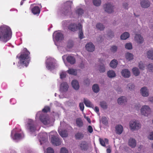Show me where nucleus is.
Returning a JSON list of instances; mask_svg holds the SVG:
<instances>
[{"label": "nucleus", "mask_w": 153, "mask_h": 153, "mask_svg": "<svg viewBox=\"0 0 153 153\" xmlns=\"http://www.w3.org/2000/svg\"><path fill=\"white\" fill-rule=\"evenodd\" d=\"M92 89L94 92L98 93L99 91L98 85L97 84L94 85L92 86Z\"/></svg>", "instance_id": "58836bf2"}, {"label": "nucleus", "mask_w": 153, "mask_h": 153, "mask_svg": "<svg viewBox=\"0 0 153 153\" xmlns=\"http://www.w3.org/2000/svg\"><path fill=\"white\" fill-rule=\"evenodd\" d=\"M118 64V62L116 59H113L112 60L110 64V65L111 67L112 68H115L117 66Z\"/></svg>", "instance_id": "c85d7f7f"}, {"label": "nucleus", "mask_w": 153, "mask_h": 153, "mask_svg": "<svg viewBox=\"0 0 153 153\" xmlns=\"http://www.w3.org/2000/svg\"><path fill=\"white\" fill-rule=\"evenodd\" d=\"M32 13L34 15H39L40 12L39 7L38 6H35L33 7L31 10Z\"/></svg>", "instance_id": "4468645a"}, {"label": "nucleus", "mask_w": 153, "mask_h": 153, "mask_svg": "<svg viewBox=\"0 0 153 153\" xmlns=\"http://www.w3.org/2000/svg\"><path fill=\"white\" fill-rule=\"evenodd\" d=\"M69 86L67 82H62L60 85V91L62 92H66L68 90Z\"/></svg>", "instance_id": "6e6552de"}, {"label": "nucleus", "mask_w": 153, "mask_h": 153, "mask_svg": "<svg viewBox=\"0 0 153 153\" xmlns=\"http://www.w3.org/2000/svg\"><path fill=\"white\" fill-rule=\"evenodd\" d=\"M79 106L80 110L81 111H83L84 110V105L83 103L82 102L80 103L79 104Z\"/></svg>", "instance_id": "680f3d73"}, {"label": "nucleus", "mask_w": 153, "mask_h": 153, "mask_svg": "<svg viewBox=\"0 0 153 153\" xmlns=\"http://www.w3.org/2000/svg\"><path fill=\"white\" fill-rule=\"evenodd\" d=\"M101 122L105 126H107L108 124V120L105 117H102L101 120Z\"/></svg>", "instance_id": "ea45409f"}, {"label": "nucleus", "mask_w": 153, "mask_h": 153, "mask_svg": "<svg viewBox=\"0 0 153 153\" xmlns=\"http://www.w3.org/2000/svg\"><path fill=\"white\" fill-rule=\"evenodd\" d=\"M67 61L71 65L75 64L76 62L75 58L73 56H69L66 58Z\"/></svg>", "instance_id": "a211bd4d"}, {"label": "nucleus", "mask_w": 153, "mask_h": 153, "mask_svg": "<svg viewBox=\"0 0 153 153\" xmlns=\"http://www.w3.org/2000/svg\"><path fill=\"white\" fill-rule=\"evenodd\" d=\"M75 137L76 139H80L83 137L84 135L82 133L78 132L76 134Z\"/></svg>", "instance_id": "e433bc0d"}, {"label": "nucleus", "mask_w": 153, "mask_h": 153, "mask_svg": "<svg viewBox=\"0 0 153 153\" xmlns=\"http://www.w3.org/2000/svg\"><path fill=\"white\" fill-rule=\"evenodd\" d=\"M85 47L86 50L88 51L92 52L95 49V46L91 42L88 43L85 45Z\"/></svg>", "instance_id": "1a4fd4ad"}, {"label": "nucleus", "mask_w": 153, "mask_h": 153, "mask_svg": "<svg viewBox=\"0 0 153 153\" xmlns=\"http://www.w3.org/2000/svg\"><path fill=\"white\" fill-rule=\"evenodd\" d=\"M128 87L129 89L130 90L134 89L135 87L134 85L131 83L129 84L128 85Z\"/></svg>", "instance_id": "4d7b16f0"}, {"label": "nucleus", "mask_w": 153, "mask_h": 153, "mask_svg": "<svg viewBox=\"0 0 153 153\" xmlns=\"http://www.w3.org/2000/svg\"><path fill=\"white\" fill-rule=\"evenodd\" d=\"M140 124L135 121H131L130 122V127L132 130L138 129L140 128Z\"/></svg>", "instance_id": "423d86ee"}, {"label": "nucleus", "mask_w": 153, "mask_h": 153, "mask_svg": "<svg viewBox=\"0 0 153 153\" xmlns=\"http://www.w3.org/2000/svg\"><path fill=\"white\" fill-rule=\"evenodd\" d=\"M68 150L65 147H62L60 149V153H68Z\"/></svg>", "instance_id": "603ef678"}, {"label": "nucleus", "mask_w": 153, "mask_h": 153, "mask_svg": "<svg viewBox=\"0 0 153 153\" xmlns=\"http://www.w3.org/2000/svg\"><path fill=\"white\" fill-rule=\"evenodd\" d=\"M84 102L86 106L87 107H91L92 106V105L91 104L90 101L85 98H84Z\"/></svg>", "instance_id": "473e14b6"}, {"label": "nucleus", "mask_w": 153, "mask_h": 153, "mask_svg": "<svg viewBox=\"0 0 153 153\" xmlns=\"http://www.w3.org/2000/svg\"><path fill=\"white\" fill-rule=\"evenodd\" d=\"M46 66L47 68L49 70H52L55 68V63L52 61L47 62Z\"/></svg>", "instance_id": "9b49d317"}, {"label": "nucleus", "mask_w": 153, "mask_h": 153, "mask_svg": "<svg viewBox=\"0 0 153 153\" xmlns=\"http://www.w3.org/2000/svg\"><path fill=\"white\" fill-rule=\"evenodd\" d=\"M129 145L132 148H134L136 146L135 140L133 138H130L128 142Z\"/></svg>", "instance_id": "b1692460"}, {"label": "nucleus", "mask_w": 153, "mask_h": 153, "mask_svg": "<svg viewBox=\"0 0 153 153\" xmlns=\"http://www.w3.org/2000/svg\"><path fill=\"white\" fill-rule=\"evenodd\" d=\"M141 93L143 97H147L149 95L148 91L147 88L145 87L141 88L140 90Z\"/></svg>", "instance_id": "6ab92c4d"}, {"label": "nucleus", "mask_w": 153, "mask_h": 153, "mask_svg": "<svg viewBox=\"0 0 153 153\" xmlns=\"http://www.w3.org/2000/svg\"><path fill=\"white\" fill-rule=\"evenodd\" d=\"M51 141L53 145L58 146L61 145L62 140L59 139L58 136L53 135L51 138Z\"/></svg>", "instance_id": "20e7f679"}, {"label": "nucleus", "mask_w": 153, "mask_h": 153, "mask_svg": "<svg viewBox=\"0 0 153 153\" xmlns=\"http://www.w3.org/2000/svg\"><path fill=\"white\" fill-rule=\"evenodd\" d=\"M139 68L141 70H143L145 67V66L142 62H140L139 64Z\"/></svg>", "instance_id": "bf43d9fd"}, {"label": "nucleus", "mask_w": 153, "mask_h": 153, "mask_svg": "<svg viewBox=\"0 0 153 153\" xmlns=\"http://www.w3.org/2000/svg\"><path fill=\"white\" fill-rule=\"evenodd\" d=\"M134 39L139 44L142 43L144 40L143 37L140 34H136L135 36Z\"/></svg>", "instance_id": "f3484780"}, {"label": "nucleus", "mask_w": 153, "mask_h": 153, "mask_svg": "<svg viewBox=\"0 0 153 153\" xmlns=\"http://www.w3.org/2000/svg\"><path fill=\"white\" fill-rule=\"evenodd\" d=\"M63 35L62 33L58 32L56 33L55 39L57 41L62 40L63 39Z\"/></svg>", "instance_id": "4be33fe9"}, {"label": "nucleus", "mask_w": 153, "mask_h": 153, "mask_svg": "<svg viewBox=\"0 0 153 153\" xmlns=\"http://www.w3.org/2000/svg\"><path fill=\"white\" fill-rule=\"evenodd\" d=\"M100 105L101 107L104 109H106L107 108L106 103L105 102L102 101L101 102Z\"/></svg>", "instance_id": "de8ad7c7"}, {"label": "nucleus", "mask_w": 153, "mask_h": 153, "mask_svg": "<svg viewBox=\"0 0 153 153\" xmlns=\"http://www.w3.org/2000/svg\"><path fill=\"white\" fill-rule=\"evenodd\" d=\"M126 59L128 60H130L133 59V55L131 53H127L126 54Z\"/></svg>", "instance_id": "4c0bfd02"}, {"label": "nucleus", "mask_w": 153, "mask_h": 153, "mask_svg": "<svg viewBox=\"0 0 153 153\" xmlns=\"http://www.w3.org/2000/svg\"><path fill=\"white\" fill-rule=\"evenodd\" d=\"M50 108L48 106H46L42 109V111L44 113H47L48 112H50Z\"/></svg>", "instance_id": "8fccbe9b"}, {"label": "nucleus", "mask_w": 153, "mask_h": 153, "mask_svg": "<svg viewBox=\"0 0 153 153\" xmlns=\"http://www.w3.org/2000/svg\"><path fill=\"white\" fill-rule=\"evenodd\" d=\"M99 140L101 145L104 147L106 145L105 144V142L104 140L102 139L101 138H100Z\"/></svg>", "instance_id": "6e6d98bb"}, {"label": "nucleus", "mask_w": 153, "mask_h": 153, "mask_svg": "<svg viewBox=\"0 0 153 153\" xmlns=\"http://www.w3.org/2000/svg\"><path fill=\"white\" fill-rule=\"evenodd\" d=\"M81 25H79L78 27V29L79 30V38L81 39H82L83 37V33L82 32Z\"/></svg>", "instance_id": "cd10ccee"}, {"label": "nucleus", "mask_w": 153, "mask_h": 153, "mask_svg": "<svg viewBox=\"0 0 153 153\" xmlns=\"http://www.w3.org/2000/svg\"><path fill=\"white\" fill-rule=\"evenodd\" d=\"M22 135L19 133H16L14 135L13 139L15 140H18L21 138Z\"/></svg>", "instance_id": "a18cd8bd"}, {"label": "nucleus", "mask_w": 153, "mask_h": 153, "mask_svg": "<svg viewBox=\"0 0 153 153\" xmlns=\"http://www.w3.org/2000/svg\"><path fill=\"white\" fill-rule=\"evenodd\" d=\"M123 6L125 9H128V4H127V3H123Z\"/></svg>", "instance_id": "774afa93"}, {"label": "nucleus", "mask_w": 153, "mask_h": 153, "mask_svg": "<svg viewBox=\"0 0 153 153\" xmlns=\"http://www.w3.org/2000/svg\"><path fill=\"white\" fill-rule=\"evenodd\" d=\"M141 6L144 8H147L150 6V2L148 0H143L140 2Z\"/></svg>", "instance_id": "2eb2a0df"}, {"label": "nucleus", "mask_w": 153, "mask_h": 153, "mask_svg": "<svg viewBox=\"0 0 153 153\" xmlns=\"http://www.w3.org/2000/svg\"><path fill=\"white\" fill-rule=\"evenodd\" d=\"M12 32L8 26L3 25L0 27V41L6 43L11 38Z\"/></svg>", "instance_id": "f257e3e1"}, {"label": "nucleus", "mask_w": 153, "mask_h": 153, "mask_svg": "<svg viewBox=\"0 0 153 153\" xmlns=\"http://www.w3.org/2000/svg\"><path fill=\"white\" fill-rule=\"evenodd\" d=\"M88 131L90 133H91L93 131V129L91 126H89L88 128Z\"/></svg>", "instance_id": "e2e57ef3"}, {"label": "nucleus", "mask_w": 153, "mask_h": 153, "mask_svg": "<svg viewBox=\"0 0 153 153\" xmlns=\"http://www.w3.org/2000/svg\"><path fill=\"white\" fill-rule=\"evenodd\" d=\"M99 70L100 72H104L105 70L104 65L102 63L100 64L99 67Z\"/></svg>", "instance_id": "c9c22d12"}, {"label": "nucleus", "mask_w": 153, "mask_h": 153, "mask_svg": "<svg viewBox=\"0 0 153 153\" xmlns=\"http://www.w3.org/2000/svg\"><path fill=\"white\" fill-rule=\"evenodd\" d=\"M116 132L118 134H121L123 131V127L120 125H118L115 127Z\"/></svg>", "instance_id": "5701e85b"}, {"label": "nucleus", "mask_w": 153, "mask_h": 153, "mask_svg": "<svg viewBox=\"0 0 153 153\" xmlns=\"http://www.w3.org/2000/svg\"><path fill=\"white\" fill-rule=\"evenodd\" d=\"M79 67L81 69H83L85 68L84 64L83 62H82L79 65Z\"/></svg>", "instance_id": "69168bd1"}, {"label": "nucleus", "mask_w": 153, "mask_h": 153, "mask_svg": "<svg viewBox=\"0 0 153 153\" xmlns=\"http://www.w3.org/2000/svg\"><path fill=\"white\" fill-rule=\"evenodd\" d=\"M54 151L53 149L51 147H48L47 149V153H54Z\"/></svg>", "instance_id": "5fc2aeb1"}, {"label": "nucleus", "mask_w": 153, "mask_h": 153, "mask_svg": "<svg viewBox=\"0 0 153 153\" xmlns=\"http://www.w3.org/2000/svg\"><path fill=\"white\" fill-rule=\"evenodd\" d=\"M94 5L97 6H100L101 2V0H93Z\"/></svg>", "instance_id": "37998d69"}, {"label": "nucleus", "mask_w": 153, "mask_h": 153, "mask_svg": "<svg viewBox=\"0 0 153 153\" xmlns=\"http://www.w3.org/2000/svg\"><path fill=\"white\" fill-rule=\"evenodd\" d=\"M66 76V73L64 72H62L60 74V77L61 79L65 78Z\"/></svg>", "instance_id": "052dcab7"}, {"label": "nucleus", "mask_w": 153, "mask_h": 153, "mask_svg": "<svg viewBox=\"0 0 153 153\" xmlns=\"http://www.w3.org/2000/svg\"><path fill=\"white\" fill-rule=\"evenodd\" d=\"M96 27L100 30H103L105 28L104 26L100 23H98L96 25Z\"/></svg>", "instance_id": "79ce46f5"}, {"label": "nucleus", "mask_w": 153, "mask_h": 153, "mask_svg": "<svg viewBox=\"0 0 153 153\" xmlns=\"http://www.w3.org/2000/svg\"><path fill=\"white\" fill-rule=\"evenodd\" d=\"M76 13L79 16L81 15L84 13L83 10L81 8H79L76 10Z\"/></svg>", "instance_id": "49530a36"}, {"label": "nucleus", "mask_w": 153, "mask_h": 153, "mask_svg": "<svg viewBox=\"0 0 153 153\" xmlns=\"http://www.w3.org/2000/svg\"><path fill=\"white\" fill-rule=\"evenodd\" d=\"M84 83L85 84L88 85L90 84V80L88 79H86L84 80Z\"/></svg>", "instance_id": "0e129e2a"}, {"label": "nucleus", "mask_w": 153, "mask_h": 153, "mask_svg": "<svg viewBox=\"0 0 153 153\" xmlns=\"http://www.w3.org/2000/svg\"><path fill=\"white\" fill-rule=\"evenodd\" d=\"M71 11V7L68 6L65 7L63 10V13L65 15H67Z\"/></svg>", "instance_id": "bb28decb"}, {"label": "nucleus", "mask_w": 153, "mask_h": 153, "mask_svg": "<svg viewBox=\"0 0 153 153\" xmlns=\"http://www.w3.org/2000/svg\"><path fill=\"white\" fill-rule=\"evenodd\" d=\"M151 109L150 107L146 105L143 106L141 109V113L142 115L145 116H148L150 114Z\"/></svg>", "instance_id": "39448f33"}, {"label": "nucleus", "mask_w": 153, "mask_h": 153, "mask_svg": "<svg viewBox=\"0 0 153 153\" xmlns=\"http://www.w3.org/2000/svg\"><path fill=\"white\" fill-rule=\"evenodd\" d=\"M147 57L150 59L153 60V51H149L147 53Z\"/></svg>", "instance_id": "f704fd0d"}, {"label": "nucleus", "mask_w": 153, "mask_h": 153, "mask_svg": "<svg viewBox=\"0 0 153 153\" xmlns=\"http://www.w3.org/2000/svg\"><path fill=\"white\" fill-rule=\"evenodd\" d=\"M80 147L82 150L86 151L88 149V146L86 142L82 141L80 143Z\"/></svg>", "instance_id": "f8f14e48"}, {"label": "nucleus", "mask_w": 153, "mask_h": 153, "mask_svg": "<svg viewBox=\"0 0 153 153\" xmlns=\"http://www.w3.org/2000/svg\"><path fill=\"white\" fill-rule=\"evenodd\" d=\"M30 54L29 52L26 48H25L17 56V57L19 59L20 64L22 66H27L30 60Z\"/></svg>", "instance_id": "f03ea898"}, {"label": "nucleus", "mask_w": 153, "mask_h": 153, "mask_svg": "<svg viewBox=\"0 0 153 153\" xmlns=\"http://www.w3.org/2000/svg\"><path fill=\"white\" fill-rule=\"evenodd\" d=\"M73 46V42L72 40H69L67 43V47L69 48H72Z\"/></svg>", "instance_id": "c03bdc74"}, {"label": "nucleus", "mask_w": 153, "mask_h": 153, "mask_svg": "<svg viewBox=\"0 0 153 153\" xmlns=\"http://www.w3.org/2000/svg\"><path fill=\"white\" fill-rule=\"evenodd\" d=\"M76 121L77 126L79 127H81L83 126V123L80 118H77L76 119Z\"/></svg>", "instance_id": "a878e982"}, {"label": "nucleus", "mask_w": 153, "mask_h": 153, "mask_svg": "<svg viewBox=\"0 0 153 153\" xmlns=\"http://www.w3.org/2000/svg\"><path fill=\"white\" fill-rule=\"evenodd\" d=\"M40 120L41 122L45 125H47L50 123V121L49 119L47 118L44 119H41Z\"/></svg>", "instance_id": "a19ab883"}, {"label": "nucleus", "mask_w": 153, "mask_h": 153, "mask_svg": "<svg viewBox=\"0 0 153 153\" xmlns=\"http://www.w3.org/2000/svg\"><path fill=\"white\" fill-rule=\"evenodd\" d=\"M147 68L150 72L153 71V64H149L148 65Z\"/></svg>", "instance_id": "864d4df0"}, {"label": "nucleus", "mask_w": 153, "mask_h": 153, "mask_svg": "<svg viewBox=\"0 0 153 153\" xmlns=\"http://www.w3.org/2000/svg\"><path fill=\"white\" fill-rule=\"evenodd\" d=\"M58 132L60 135L62 137H67L68 135L67 131L66 130H58Z\"/></svg>", "instance_id": "412c9836"}, {"label": "nucleus", "mask_w": 153, "mask_h": 153, "mask_svg": "<svg viewBox=\"0 0 153 153\" xmlns=\"http://www.w3.org/2000/svg\"><path fill=\"white\" fill-rule=\"evenodd\" d=\"M103 7L105 11L108 13H111L113 11L114 7L110 3L104 4Z\"/></svg>", "instance_id": "0eeeda50"}, {"label": "nucleus", "mask_w": 153, "mask_h": 153, "mask_svg": "<svg viewBox=\"0 0 153 153\" xmlns=\"http://www.w3.org/2000/svg\"><path fill=\"white\" fill-rule=\"evenodd\" d=\"M107 75L109 77L112 78L115 76L116 74L114 71L110 70L107 72Z\"/></svg>", "instance_id": "2f4dec72"}, {"label": "nucleus", "mask_w": 153, "mask_h": 153, "mask_svg": "<svg viewBox=\"0 0 153 153\" xmlns=\"http://www.w3.org/2000/svg\"><path fill=\"white\" fill-rule=\"evenodd\" d=\"M39 136L40 137L39 140L41 145L42 144V141L45 142L48 139L47 135L45 133L40 134Z\"/></svg>", "instance_id": "9d476101"}, {"label": "nucleus", "mask_w": 153, "mask_h": 153, "mask_svg": "<svg viewBox=\"0 0 153 153\" xmlns=\"http://www.w3.org/2000/svg\"><path fill=\"white\" fill-rule=\"evenodd\" d=\"M71 85L73 87L75 90H77L79 88V84L78 81L76 80H73L71 82Z\"/></svg>", "instance_id": "aec40b11"}, {"label": "nucleus", "mask_w": 153, "mask_h": 153, "mask_svg": "<svg viewBox=\"0 0 153 153\" xmlns=\"http://www.w3.org/2000/svg\"><path fill=\"white\" fill-rule=\"evenodd\" d=\"M129 35L128 32H125L121 35L120 38L122 40H126L129 37Z\"/></svg>", "instance_id": "c756f323"}, {"label": "nucleus", "mask_w": 153, "mask_h": 153, "mask_svg": "<svg viewBox=\"0 0 153 153\" xmlns=\"http://www.w3.org/2000/svg\"><path fill=\"white\" fill-rule=\"evenodd\" d=\"M117 102L119 104H123L124 103L127 102L126 98L125 97L122 96L118 99Z\"/></svg>", "instance_id": "393cba45"}, {"label": "nucleus", "mask_w": 153, "mask_h": 153, "mask_svg": "<svg viewBox=\"0 0 153 153\" xmlns=\"http://www.w3.org/2000/svg\"><path fill=\"white\" fill-rule=\"evenodd\" d=\"M148 137L149 140H153V132L150 133Z\"/></svg>", "instance_id": "13d9d810"}, {"label": "nucleus", "mask_w": 153, "mask_h": 153, "mask_svg": "<svg viewBox=\"0 0 153 153\" xmlns=\"http://www.w3.org/2000/svg\"><path fill=\"white\" fill-rule=\"evenodd\" d=\"M27 128L30 132L35 131L36 129V127L35 122L32 120H29L26 125Z\"/></svg>", "instance_id": "7ed1b4c3"}, {"label": "nucleus", "mask_w": 153, "mask_h": 153, "mask_svg": "<svg viewBox=\"0 0 153 153\" xmlns=\"http://www.w3.org/2000/svg\"><path fill=\"white\" fill-rule=\"evenodd\" d=\"M108 36L111 37H112L114 36V33L111 31H110L108 33Z\"/></svg>", "instance_id": "338daca9"}, {"label": "nucleus", "mask_w": 153, "mask_h": 153, "mask_svg": "<svg viewBox=\"0 0 153 153\" xmlns=\"http://www.w3.org/2000/svg\"><path fill=\"white\" fill-rule=\"evenodd\" d=\"M132 70L134 74L136 76H137L139 74L140 71L138 68L136 67L134 68Z\"/></svg>", "instance_id": "72a5a7b5"}, {"label": "nucleus", "mask_w": 153, "mask_h": 153, "mask_svg": "<svg viewBox=\"0 0 153 153\" xmlns=\"http://www.w3.org/2000/svg\"><path fill=\"white\" fill-rule=\"evenodd\" d=\"M117 47L114 45L112 46L110 48L111 51L113 53L117 51Z\"/></svg>", "instance_id": "3c124183"}, {"label": "nucleus", "mask_w": 153, "mask_h": 153, "mask_svg": "<svg viewBox=\"0 0 153 153\" xmlns=\"http://www.w3.org/2000/svg\"><path fill=\"white\" fill-rule=\"evenodd\" d=\"M79 25H81L79 24L78 26H77L74 23H71L68 27V29L72 31H75L77 29H78V27Z\"/></svg>", "instance_id": "ddd939ff"}, {"label": "nucleus", "mask_w": 153, "mask_h": 153, "mask_svg": "<svg viewBox=\"0 0 153 153\" xmlns=\"http://www.w3.org/2000/svg\"><path fill=\"white\" fill-rule=\"evenodd\" d=\"M122 75L124 77L128 78L130 76V72L127 69H124L121 72Z\"/></svg>", "instance_id": "dca6fc26"}, {"label": "nucleus", "mask_w": 153, "mask_h": 153, "mask_svg": "<svg viewBox=\"0 0 153 153\" xmlns=\"http://www.w3.org/2000/svg\"><path fill=\"white\" fill-rule=\"evenodd\" d=\"M68 73L71 74L76 75H77V72L76 69L70 68L67 71Z\"/></svg>", "instance_id": "7c9ffc66"}, {"label": "nucleus", "mask_w": 153, "mask_h": 153, "mask_svg": "<svg viewBox=\"0 0 153 153\" xmlns=\"http://www.w3.org/2000/svg\"><path fill=\"white\" fill-rule=\"evenodd\" d=\"M125 47L126 49L131 50L132 48V45L131 43H127L125 44Z\"/></svg>", "instance_id": "09e8293b"}]
</instances>
